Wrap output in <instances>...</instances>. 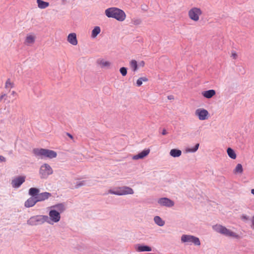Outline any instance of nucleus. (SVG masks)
Here are the masks:
<instances>
[{"label":"nucleus","mask_w":254,"mask_h":254,"mask_svg":"<svg viewBox=\"0 0 254 254\" xmlns=\"http://www.w3.org/2000/svg\"><path fill=\"white\" fill-rule=\"evenodd\" d=\"M106 15L109 18H114L119 21H123L126 18L125 12L117 7H110L105 11Z\"/></svg>","instance_id":"nucleus-1"},{"label":"nucleus","mask_w":254,"mask_h":254,"mask_svg":"<svg viewBox=\"0 0 254 254\" xmlns=\"http://www.w3.org/2000/svg\"><path fill=\"white\" fill-rule=\"evenodd\" d=\"M33 152L36 156H41V157H45L50 159L56 158L57 156V154L55 151L47 149L35 148L33 149Z\"/></svg>","instance_id":"nucleus-2"},{"label":"nucleus","mask_w":254,"mask_h":254,"mask_svg":"<svg viewBox=\"0 0 254 254\" xmlns=\"http://www.w3.org/2000/svg\"><path fill=\"white\" fill-rule=\"evenodd\" d=\"M213 229L216 231V232L224 235L226 236L239 238V236L236 233L232 232L230 230L226 228L224 226H223L221 225H216L213 226Z\"/></svg>","instance_id":"nucleus-3"},{"label":"nucleus","mask_w":254,"mask_h":254,"mask_svg":"<svg viewBox=\"0 0 254 254\" xmlns=\"http://www.w3.org/2000/svg\"><path fill=\"white\" fill-rule=\"evenodd\" d=\"M108 192L111 194H113L118 195H124L127 194H132L134 193L133 190L128 187H118L115 189V190H110Z\"/></svg>","instance_id":"nucleus-4"},{"label":"nucleus","mask_w":254,"mask_h":254,"mask_svg":"<svg viewBox=\"0 0 254 254\" xmlns=\"http://www.w3.org/2000/svg\"><path fill=\"white\" fill-rule=\"evenodd\" d=\"M202 14V11L200 8L193 7L188 11V16L192 21L197 22L199 20L200 16Z\"/></svg>","instance_id":"nucleus-5"},{"label":"nucleus","mask_w":254,"mask_h":254,"mask_svg":"<svg viewBox=\"0 0 254 254\" xmlns=\"http://www.w3.org/2000/svg\"><path fill=\"white\" fill-rule=\"evenodd\" d=\"M48 217L47 216L39 215L31 217L28 221L27 224L30 225H37L43 224L47 221Z\"/></svg>","instance_id":"nucleus-6"},{"label":"nucleus","mask_w":254,"mask_h":254,"mask_svg":"<svg viewBox=\"0 0 254 254\" xmlns=\"http://www.w3.org/2000/svg\"><path fill=\"white\" fill-rule=\"evenodd\" d=\"M53 171L51 166L48 164H44L40 167L39 174L42 179L47 178L49 175L52 174Z\"/></svg>","instance_id":"nucleus-7"},{"label":"nucleus","mask_w":254,"mask_h":254,"mask_svg":"<svg viewBox=\"0 0 254 254\" xmlns=\"http://www.w3.org/2000/svg\"><path fill=\"white\" fill-rule=\"evenodd\" d=\"M181 241L183 243H192L196 246L200 245L199 239L191 235H183L181 237Z\"/></svg>","instance_id":"nucleus-8"},{"label":"nucleus","mask_w":254,"mask_h":254,"mask_svg":"<svg viewBox=\"0 0 254 254\" xmlns=\"http://www.w3.org/2000/svg\"><path fill=\"white\" fill-rule=\"evenodd\" d=\"M195 115L198 117L199 120L203 121L208 118L209 113L204 109L199 108L195 110Z\"/></svg>","instance_id":"nucleus-9"},{"label":"nucleus","mask_w":254,"mask_h":254,"mask_svg":"<svg viewBox=\"0 0 254 254\" xmlns=\"http://www.w3.org/2000/svg\"><path fill=\"white\" fill-rule=\"evenodd\" d=\"M35 39L36 36L34 34H28L25 37L24 43L26 46H31L35 43Z\"/></svg>","instance_id":"nucleus-10"},{"label":"nucleus","mask_w":254,"mask_h":254,"mask_svg":"<svg viewBox=\"0 0 254 254\" xmlns=\"http://www.w3.org/2000/svg\"><path fill=\"white\" fill-rule=\"evenodd\" d=\"M158 202L161 205L166 206L167 207H172L174 205V202L172 200L166 197L160 198L158 200Z\"/></svg>","instance_id":"nucleus-11"},{"label":"nucleus","mask_w":254,"mask_h":254,"mask_svg":"<svg viewBox=\"0 0 254 254\" xmlns=\"http://www.w3.org/2000/svg\"><path fill=\"white\" fill-rule=\"evenodd\" d=\"M51 219L54 222H58L60 220V213L55 210H52L49 212Z\"/></svg>","instance_id":"nucleus-12"},{"label":"nucleus","mask_w":254,"mask_h":254,"mask_svg":"<svg viewBox=\"0 0 254 254\" xmlns=\"http://www.w3.org/2000/svg\"><path fill=\"white\" fill-rule=\"evenodd\" d=\"M25 177H18L12 181V185L14 188H18L25 181Z\"/></svg>","instance_id":"nucleus-13"},{"label":"nucleus","mask_w":254,"mask_h":254,"mask_svg":"<svg viewBox=\"0 0 254 254\" xmlns=\"http://www.w3.org/2000/svg\"><path fill=\"white\" fill-rule=\"evenodd\" d=\"M150 152V149H147L143 150L141 152L139 153L138 154L134 155L132 157V159L133 160H138L140 159H143L146 156H147Z\"/></svg>","instance_id":"nucleus-14"},{"label":"nucleus","mask_w":254,"mask_h":254,"mask_svg":"<svg viewBox=\"0 0 254 254\" xmlns=\"http://www.w3.org/2000/svg\"><path fill=\"white\" fill-rule=\"evenodd\" d=\"M67 40L73 46H76L78 43L76 35L75 33H70L67 36Z\"/></svg>","instance_id":"nucleus-15"},{"label":"nucleus","mask_w":254,"mask_h":254,"mask_svg":"<svg viewBox=\"0 0 254 254\" xmlns=\"http://www.w3.org/2000/svg\"><path fill=\"white\" fill-rule=\"evenodd\" d=\"M51 196V194L48 192H44L43 193H41L38 194V195L36 196L37 201H44Z\"/></svg>","instance_id":"nucleus-16"},{"label":"nucleus","mask_w":254,"mask_h":254,"mask_svg":"<svg viewBox=\"0 0 254 254\" xmlns=\"http://www.w3.org/2000/svg\"><path fill=\"white\" fill-rule=\"evenodd\" d=\"M36 197H31L29 198L25 202L24 205L26 207H30L33 206L37 202Z\"/></svg>","instance_id":"nucleus-17"},{"label":"nucleus","mask_w":254,"mask_h":254,"mask_svg":"<svg viewBox=\"0 0 254 254\" xmlns=\"http://www.w3.org/2000/svg\"><path fill=\"white\" fill-rule=\"evenodd\" d=\"M216 94V92L213 89H211L207 91H205L202 92V95L205 98L209 99L214 96Z\"/></svg>","instance_id":"nucleus-18"},{"label":"nucleus","mask_w":254,"mask_h":254,"mask_svg":"<svg viewBox=\"0 0 254 254\" xmlns=\"http://www.w3.org/2000/svg\"><path fill=\"white\" fill-rule=\"evenodd\" d=\"M136 250L138 252H150L151 251V248L147 246L138 245L136 246Z\"/></svg>","instance_id":"nucleus-19"},{"label":"nucleus","mask_w":254,"mask_h":254,"mask_svg":"<svg viewBox=\"0 0 254 254\" xmlns=\"http://www.w3.org/2000/svg\"><path fill=\"white\" fill-rule=\"evenodd\" d=\"M98 64L101 67H109L111 65L110 62L107 61H105L104 60H99L97 61Z\"/></svg>","instance_id":"nucleus-20"},{"label":"nucleus","mask_w":254,"mask_h":254,"mask_svg":"<svg viewBox=\"0 0 254 254\" xmlns=\"http://www.w3.org/2000/svg\"><path fill=\"white\" fill-rule=\"evenodd\" d=\"M38 6L40 8L44 9L49 5V2L44 1L42 0H37Z\"/></svg>","instance_id":"nucleus-21"},{"label":"nucleus","mask_w":254,"mask_h":254,"mask_svg":"<svg viewBox=\"0 0 254 254\" xmlns=\"http://www.w3.org/2000/svg\"><path fill=\"white\" fill-rule=\"evenodd\" d=\"M170 154L174 157H177L181 155L182 152L180 150L173 149L170 151Z\"/></svg>","instance_id":"nucleus-22"},{"label":"nucleus","mask_w":254,"mask_h":254,"mask_svg":"<svg viewBox=\"0 0 254 254\" xmlns=\"http://www.w3.org/2000/svg\"><path fill=\"white\" fill-rule=\"evenodd\" d=\"M227 152L228 156L231 158H232L233 159H235L236 158V157H237L235 151H234V150L232 149V148H228L227 150Z\"/></svg>","instance_id":"nucleus-23"},{"label":"nucleus","mask_w":254,"mask_h":254,"mask_svg":"<svg viewBox=\"0 0 254 254\" xmlns=\"http://www.w3.org/2000/svg\"><path fill=\"white\" fill-rule=\"evenodd\" d=\"M101 31L100 28L99 26H96L92 31L91 36L93 38H95Z\"/></svg>","instance_id":"nucleus-24"},{"label":"nucleus","mask_w":254,"mask_h":254,"mask_svg":"<svg viewBox=\"0 0 254 254\" xmlns=\"http://www.w3.org/2000/svg\"><path fill=\"white\" fill-rule=\"evenodd\" d=\"M39 192V190L37 188H31L29 190V194L33 196L38 195Z\"/></svg>","instance_id":"nucleus-25"},{"label":"nucleus","mask_w":254,"mask_h":254,"mask_svg":"<svg viewBox=\"0 0 254 254\" xmlns=\"http://www.w3.org/2000/svg\"><path fill=\"white\" fill-rule=\"evenodd\" d=\"M243 171L242 165L241 164H238L234 170V174H242Z\"/></svg>","instance_id":"nucleus-26"},{"label":"nucleus","mask_w":254,"mask_h":254,"mask_svg":"<svg viewBox=\"0 0 254 254\" xmlns=\"http://www.w3.org/2000/svg\"><path fill=\"white\" fill-rule=\"evenodd\" d=\"M155 222L159 226H162L164 225V221L159 217L155 216L154 218Z\"/></svg>","instance_id":"nucleus-27"},{"label":"nucleus","mask_w":254,"mask_h":254,"mask_svg":"<svg viewBox=\"0 0 254 254\" xmlns=\"http://www.w3.org/2000/svg\"><path fill=\"white\" fill-rule=\"evenodd\" d=\"M129 64H130V67L131 68V69H132L133 71H135L137 70L138 64H137V62L135 60H131Z\"/></svg>","instance_id":"nucleus-28"},{"label":"nucleus","mask_w":254,"mask_h":254,"mask_svg":"<svg viewBox=\"0 0 254 254\" xmlns=\"http://www.w3.org/2000/svg\"><path fill=\"white\" fill-rule=\"evenodd\" d=\"M148 80V78L146 77H142L139 78L136 81V84L137 86H140L142 84V82H147Z\"/></svg>","instance_id":"nucleus-29"},{"label":"nucleus","mask_w":254,"mask_h":254,"mask_svg":"<svg viewBox=\"0 0 254 254\" xmlns=\"http://www.w3.org/2000/svg\"><path fill=\"white\" fill-rule=\"evenodd\" d=\"M13 87V83L9 79H8L5 84V87L6 88L11 89Z\"/></svg>","instance_id":"nucleus-30"},{"label":"nucleus","mask_w":254,"mask_h":254,"mask_svg":"<svg viewBox=\"0 0 254 254\" xmlns=\"http://www.w3.org/2000/svg\"><path fill=\"white\" fill-rule=\"evenodd\" d=\"M199 145V143H197L194 148H191V149L190 148L187 149L186 151L187 152H194L198 149Z\"/></svg>","instance_id":"nucleus-31"},{"label":"nucleus","mask_w":254,"mask_h":254,"mask_svg":"<svg viewBox=\"0 0 254 254\" xmlns=\"http://www.w3.org/2000/svg\"><path fill=\"white\" fill-rule=\"evenodd\" d=\"M131 23L134 25H138L141 24V21L139 19H133L131 20Z\"/></svg>","instance_id":"nucleus-32"},{"label":"nucleus","mask_w":254,"mask_h":254,"mask_svg":"<svg viewBox=\"0 0 254 254\" xmlns=\"http://www.w3.org/2000/svg\"><path fill=\"white\" fill-rule=\"evenodd\" d=\"M54 207L56 208L61 212L63 211L64 209V205L62 204H58V205L55 206Z\"/></svg>","instance_id":"nucleus-33"},{"label":"nucleus","mask_w":254,"mask_h":254,"mask_svg":"<svg viewBox=\"0 0 254 254\" xmlns=\"http://www.w3.org/2000/svg\"><path fill=\"white\" fill-rule=\"evenodd\" d=\"M120 71L123 76H126L127 74V69L126 67H121L120 69Z\"/></svg>","instance_id":"nucleus-34"},{"label":"nucleus","mask_w":254,"mask_h":254,"mask_svg":"<svg viewBox=\"0 0 254 254\" xmlns=\"http://www.w3.org/2000/svg\"><path fill=\"white\" fill-rule=\"evenodd\" d=\"M231 57L233 59H236L238 57L237 53L235 52H233L231 54Z\"/></svg>","instance_id":"nucleus-35"},{"label":"nucleus","mask_w":254,"mask_h":254,"mask_svg":"<svg viewBox=\"0 0 254 254\" xmlns=\"http://www.w3.org/2000/svg\"><path fill=\"white\" fill-rule=\"evenodd\" d=\"M145 65V63L144 61H142L140 62L138 64V65L140 67H143Z\"/></svg>","instance_id":"nucleus-36"},{"label":"nucleus","mask_w":254,"mask_h":254,"mask_svg":"<svg viewBox=\"0 0 254 254\" xmlns=\"http://www.w3.org/2000/svg\"><path fill=\"white\" fill-rule=\"evenodd\" d=\"M84 184V181L80 182L79 183V184H77L76 185V188H78L81 186H82Z\"/></svg>","instance_id":"nucleus-37"},{"label":"nucleus","mask_w":254,"mask_h":254,"mask_svg":"<svg viewBox=\"0 0 254 254\" xmlns=\"http://www.w3.org/2000/svg\"><path fill=\"white\" fill-rule=\"evenodd\" d=\"M0 161L1 162H5V158L2 156H0Z\"/></svg>","instance_id":"nucleus-38"},{"label":"nucleus","mask_w":254,"mask_h":254,"mask_svg":"<svg viewBox=\"0 0 254 254\" xmlns=\"http://www.w3.org/2000/svg\"><path fill=\"white\" fill-rule=\"evenodd\" d=\"M6 96V94H2L0 96V102H1L3 98Z\"/></svg>","instance_id":"nucleus-39"},{"label":"nucleus","mask_w":254,"mask_h":254,"mask_svg":"<svg viewBox=\"0 0 254 254\" xmlns=\"http://www.w3.org/2000/svg\"><path fill=\"white\" fill-rule=\"evenodd\" d=\"M252 227L254 228V216H253L252 219Z\"/></svg>","instance_id":"nucleus-40"},{"label":"nucleus","mask_w":254,"mask_h":254,"mask_svg":"<svg viewBox=\"0 0 254 254\" xmlns=\"http://www.w3.org/2000/svg\"><path fill=\"white\" fill-rule=\"evenodd\" d=\"M67 135L68 136H69L70 138L72 139L73 138V136H72L71 134H70V133H67Z\"/></svg>","instance_id":"nucleus-41"},{"label":"nucleus","mask_w":254,"mask_h":254,"mask_svg":"<svg viewBox=\"0 0 254 254\" xmlns=\"http://www.w3.org/2000/svg\"><path fill=\"white\" fill-rule=\"evenodd\" d=\"M11 94L14 96L15 95H16V93L15 91H12V92H11Z\"/></svg>","instance_id":"nucleus-42"},{"label":"nucleus","mask_w":254,"mask_h":254,"mask_svg":"<svg viewBox=\"0 0 254 254\" xmlns=\"http://www.w3.org/2000/svg\"><path fill=\"white\" fill-rule=\"evenodd\" d=\"M166 134V130H163L162 131V134L165 135Z\"/></svg>","instance_id":"nucleus-43"},{"label":"nucleus","mask_w":254,"mask_h":254,"mask_svg":"<svg viewBox=\"0 0 254 254\" xmlns=\"http://www.w3.org/2000/svg\"><path fill=\"white\" fill-rule=\"evenodd\" d=\"M251 192L254 195V189L251 190Z\"/></svg>","instance_id":"nucleus-44"}]
</instances>
